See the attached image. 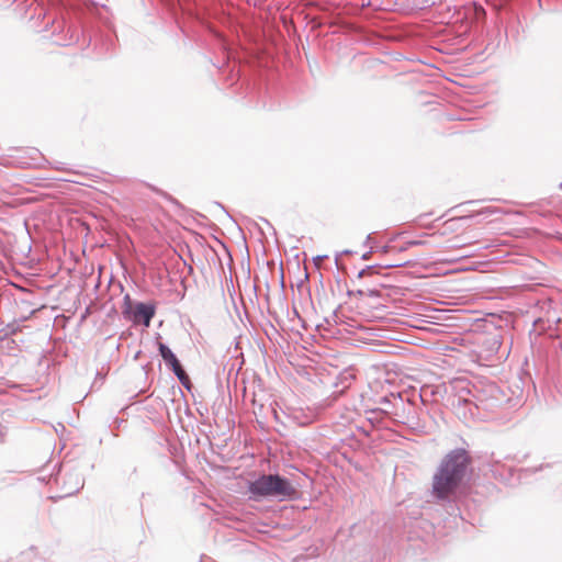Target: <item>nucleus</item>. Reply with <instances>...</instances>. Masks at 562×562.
<instances>
[{
	"instance_id": "obj_1",
	"label": "nucleus",
	"mask_w": 562,
	"mask_h": 562,
	"mask_svg": "<svg viewBox=\"0 0 562 562\" xmlns=\"http://www.w3.org/2000/svg\"><path fill=\"white\" fill-rule=\"evenodd\" d=\"M470 457L464 449H456L447 453L432 477V494L440 499L448 498L459 487Z\"/></svg>"
},
{
	"instance_id": "obj_2",
	"label": "nucleus",
	"mask_w": 562,
	"mask_h": 562,
	"mask_svg": "<svg viewBox=\"0 0 562 562\" xmlns=\"http://www.w3.org/2000/svg\"><path fill=\"white\" fill-rule=\"evenodd\" d=\"M249 492L255 497H279L291 498L296 494V490L285 479L279 475H262L249 484Z\"/></svg>"
},
{
	"instance_id": "obj_3",
	"label": "nucleus",
	"mask_w": 562,
	"mask_h": 562,
	"mask_svg": "<svg viewBox=\"0 0 562 562\" xmlns=\"http://www.w3.org/2000/svg\"><path fill=\"white\" fill-rule=\"evenodd\" d=\"M155 314L153 306L138 303L133 311L134 323H143L145 326H149L150 321Z\"/></svg>"
},
{
	"instance_id": "obj_4",
	"label": "nucleus",
	"mask_w": 562,
	"mask_h": 562,
	"mask_svg": "<svg viewBox=\"0 0 562 562\" xmlns=\"http://www.w3.org/2000/svg\"><path fill=\"white\" fill-rule=\"evenodd\" d=\"M171 370L173 371V373L177 375V378L179 379V381L184 385V386H189L190 384V379L188 376V374L186 373V371L182 369L179 360L171 364Z\"/></svg>"
},
{
	"instance_id": "obj_5",
	"label": "nucleus",
	"mask_w": 562,
	"mask_h": 562,
	"mask_svg": "<svg viewBox=\"0 0 562 562\" xmlns=\"http://www.w3.org/2000/svg\"><path fill=\"white\" fill-rule=\"evenodd\" d=\"M171 370L173 371V373L177 375V378L179 379V381L184 385V386H189L190 384V379L188 376V374L186 373V371L182 369L179 360L171 364Z\"/></svg>"
},
{
	"instance_id": "obj_6",
	"label": "nucleus",
	"mask_w": 562,
	"mask_h": 562,
	"mask_svg": "<svg viewBox=\"0 0 562 562\" xmlns=\"http://www.w3.org/2000/svg\"><path fill=\"white\" fill-rule=\"evenodd\" d=\"M159 352L165 362L171 367V364L176 363L178 361L175 353L164 344H159Z\"/></svg>"
},
{
	"instance_id": "obj_7",
	"label": "nucleus",
	"mask_w": 562,
	"mask_h": 562,
	"mask_svg": "<svg viewBox=\"0 0 562 562\" xmlns=\"http://www.w3.org/2000/svg\"><path fill=\"white\" fill-rule=\"evenodd\" d=\"M426 241L423 240V239H412V240H408L407 241V246H422V245H425Z\"/></svg>"
},
{
	"instance_id": "obj_8",
	"label": "nucleus",
	"mask_w": 562,
	"mask_h": 562,
	"mask_svg": "<svg viewBox=\"0 0 562 562\" xmlns=\"http://www.w3.org/2000/svg\"><path fill=\"white\" fill-rule=\"evenodd\" d=\"M411 247H412V246H407V241H406L404 245H402V246L398 248V251H405V250H407V249H408V248H411Z\"/></svg>"
},
{
	"instance_id": "obj_9",
	"label": "nucleus",
	"mask_w": 562,
	"mask_h": 562,
	"mask_svg": "<svg viewBox=\"0 0 562 562\" xmlns=\"http://www.w3.org/2000/svg\"><path fill=\"white\" fill-rule=\"evenodd\" d=\"M323 259H324V257L318 256L314 260H315V263L318 266L323 261Z\"/></svg>"
},
{
	"instance_id": "obj_10",
	"label": "nucleus",
	"mask_w": 562,
	"mask_h": 562,
	"mask_svg": "<svg viewBox=\"0 0 562 562\" xmlns=\"http://www.w3.org/2000/svg\"><path fill=\"white\" fill-rule=\"evenodd\" d=\"M402 265L401 263H396V265H389L387 267H401Z\"/></svg>"
}]
</instances>
